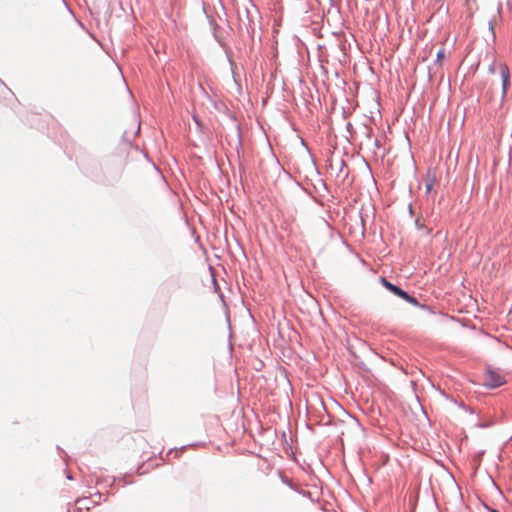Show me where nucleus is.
Here are the masks:
<instances>
[{
    "mask_svg": "<svg viewBox=\"0 0 512 512\" xmlns=\"http://www.w3.org/2000/svg\"><path fill=\"white\" fill-rule=\"evenodd\" d=\"M499 72L502 80V92L501 99L503 100L506 97L508 87L510 85V71L508 66L505 63H501L499 65Z\"/></svg>",
    "mask_w": 512,
    "mask_h": 512,
    "instance_id": "nucleus-1",
    "label": "nucleus"
},
{
    "mask_svg": "<svg viewBox=\"0 0 512 512\" xmlns=\"http://www.w3.org/2000/svg\"><path fill=\"white\" fill-rule=\"evenodd\" d=\"M504 383L503 377L495 371L485 373V385L491 388L499 387Z\"/></svg>",
    "mask_w": 512,
    "mask_h": 512,
    "instance_id": "nucleus-2",
    "label": "nucleus"
},
{
    "mask_svg": "<svg viewBox=\"0 0 512 512\" xmlns=\"http://www.w3.org/2000/svg\"><path fill=\"white\" fill-rule=\"evenodd\" d=\"M393 293L413 305H418V301L416 298L410 296L407 292H405L398 286L395 288Z\"/></svg>",
    "mask_w": 512,
    "mask_h": 512,
    "instance_id": "nucleus-3",
    "label": "nucleus"
},
{
    "mask_svg": "<svg viewBox=\"0 0 512 512\" xmlns=\"http://www.w3.org/2000/svg\"><path fill=\"white\" fill-rule=\"evenodd\" d=\"M393 293L413 305H418V301L416 298L410 296L407 292H405L398 286L395 288Z\"/></svg>",
    "mask_w": 512,
    "mask_h": 512,
    "instance_id": "nucleus-4",
    "label": "nucleus"
},
{
    "mask_svg": "<svg viewBox=\"0 0 512 512\" xmlns=\"http://www.w3.org/2000/svg\"><path fill=\"white\" fill-rule=\"evenodd\" d=\"M292 223H293V219H291V221L285 220L283 222V224L281 225L282 229H285L286 231H288V236L295 235L293 227H292Z\"/></svg>",
    "mask_w": 512,
    "mask_h": 512,
    "instance_id": "nucleus-5",
    "label": "nucleus"
},
{
    "mask_svg": "<svg viewBox=\"0 0 512 512\" xmlns=\"http://www.w3.org/2000/svg\"><path fill=\"white\" fill-rule=\"evenodd\" d=\"M381 283L383 284V286L385 288H387L392 293L394 292L395 288L397 287L396 285L390 283L386 278H381Z\"/></svg>",
    "mask_w": 512,
    "mask_h": 512,
    "instance_id": "nucleus-6",
    "label": "nucleus"
},
{
    "mask_svg": "<svg viewBox=\"0 0 512 512\" xmlns=\"http://www.w3.org/2000/svg\"><path fill=\"white\" fill-rule=\"evenodd\" d=\"M445 58V49L442 48L437 52L436 61L441 65L443 59Z\"/></svg>",
    "mask_w": 512,
    "mask_h": 512,
    "instance_id": "nucleus-7",
    "label": "nucleus"
},
{
    "mask_svg": "<svg viewBox=\"0 0 512 512\" xmlns=\"http://www.w3.org/2000/svg\"><path fill=\"white\" fill-rule=\"evenodd\" d=\"M433 185H434V180L433 179L428 180L426 183V191L430 192L433 188Z\"/></svg>",
    "mask_w": 512,
    "mask_h": 512,
    "instance_id": "nucleus-8",
    "label": "nucleus"
},
{
    "mask_svg": "<svg viewBox=\"0 0 512 512\" xmlns=\"http://www.w3.org/2000/svg\"><path fill=\"white\" fill-rule=\"evenodd\" d=\"M489 71H490L491 73H494V72H495V68H494V66H493V65H491V66L489 67Z\"/></svg>",
    "mask_w": 512,
    "mask_h": 512,
    "instance_id": "nucleus-9",
    "label": "nucleus"
},
{
    "mask_svg": "<svg viewBox=\"0 0 512 512\" xmlns=\"http://www.w3.org/2000/svg\"><path fill=\"white\" fill-rule=\"evenodd\" d=\"M193 119L198 123L197 117L194 115Z\"/></svg>",
    "mask_w": 512,
    "mask_h": 512,
    "instance_id": "nucleus-10",
    "label": "nucleus"
}]
</instances>
